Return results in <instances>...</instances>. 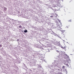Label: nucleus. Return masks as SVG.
<instances>
[{"instance_id": "nucleus-1", "label": "nucleus", "mask_w": 74, "mask_h": 74, "mask_svg": "<svg viewBox=\"0 0 74 74\" xmlns=\"http://www.w3.org/2000/svg\"><path fill=\"white\" fill-rule=\"evenodd\" d=\"M58 16V14H54L53 15V16L54 17H56V16Z\"/></svg>"}, {"instance_id": "nucleus-2", "label": "nucleus", "mask_w": 74, "mask_h": 74, "mask_svg": "<svg viewBox=\"0 0 74 74\" xmlns=\"http://www.w3.org/2000/svg\"><path fill=\"white\" fill-rule=\"evenodd\" d=\"M24 32H25V33H27V30H24Z\"/></svg>"}, {"instance_id": "nucleus-3", "label": "nucleus", "mask_w": 74, "mask_h": 74, "mask_svg": "<svg viewBox=\"0 0 74 74\" xmlns=\"http://www.w3.org/2000/svg\"><path fill=\"white\" fill-rule=\"evenodd\" d=\"M68 21H69V22H71V20L70 19V20H69Z\"/></svg>"}, {"instance_id": "nucleus-4", "label": "nucleus", "mask_w": 74, "mask_h": 74, "mask_svg": "<svg viewBox=\"0 0 74 74\" xmlns=\"http://www.w3.org/2000/svg\"><path fill=\"white\" fill-rule=\"evenodd\" d=\"M19 28H21V27H22V26H21V25H20L19 26Z\"/></svg>"}, {"instance_id": "nucleus-5", "label": "nucleus", "mask_w": 74, "mask_h": 74, "mask_svg": "<svg viewBox=\"0 0 74 74\" xmlns=\"http://www.w3.org/2000/svg\"><path fill=\"white\" fill-rule=\"evenodd\" d=\"M4 10H7V8H4Z\"/></svg>"}, {"instance_id": "nucleus-6", "label": "nucleus", "mask_w": 74, "mask_h": 74, "mask_svg": "<svg viewBox=\"0 0 74 74\" xmlns=\"http://www.w3.org/2000/svg\"><path fill=\"white\" fill-rule=\"evenodd\" d=\"M64 68H65V66H62V69H64Z\"/></svg>"}, {"instance_id": "nucleus-7", "label": "nucleus", "mask_w": 74, "mask_h": 74, "mask_svg": "<svg viewBox=\"0 0 74 74\" xmlns=\"http://www.w3.org/2000/svg\"><path fill=\"white\" fill-rule=\"evenodd\" d=\"M66 66H68V67H69V65L68 64H66Z\"/></svg>"}, {"instance_id": "nucleus-8", "label": "nucleus", "mask_w": 74, "mask_h": 74, "mask_svg": "<svg viewBox=\"0 0 74 74\" xmlns=\"http://www.w3.org/2000/svg\"><path fill=\"white\" fill-rule=\"evenodd\" d=\"M53 16H50V18H53Z\"/></svg>"}, {"instance_id": "nucleus-9", "label": "nucleus", "mask_w": 74, "mask_h": 74, "mask_svg": "<svg viewBox=\"0 0 74 74\" xmlns=\"http://www.w3.org/2000/svg\"><path fill=\"white\" fill-rule=\"evenodd\" d=\"M2 47V45H0V47Z\"/></svg>"}, {"instance_id": "nucleus-10", "label": "nucleus", "mask_w": 74, "mask_h": 74, "mask_svg": "<svg viewBox=\"0 0 74 74\" xmlns=\"http://www.w3.org/2000/svg\"><path fill=\"white\" fill-rule=\"evenodd\" d=\"M58 71H60V69H58Z\"/></svg>"}]
</instances>
